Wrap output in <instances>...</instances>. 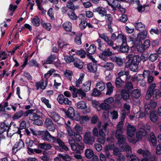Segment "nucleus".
I'll use <instances>...</instances> for the list:
<instances>
[{"mask_svg": "<svg viewBox=\"0 0 161 161\" xmlns=\"http://www.w3.org/2000/svg\"><path fill=\"white\" fill-rule=\"evenodd\" d=\"M147 32L146 31H143L140 32L137 35V37L136 38V36H135V38L134 39H136V41L138 40H140L141 39L143 40L145 39L147 36Z\"/></svg>", "mask_w": 161, "mask_h": 161, "instance_id": "13", "label": "nucleus"}, {"mask_svg": "<svg viewBox=\"0 0 161 161\" xmlns=\"http://www.w3.org/2000/svg\"><path fill=\"white\" fill-rule=\"evenodd\" d=\"M26 143L27 144V149L31 153H34V151L32 148H31V147L34 148V146H36V144L33 142L32 140H29L28 142H27Z\"/></svg>", "mask_w": 161, "mask_h": 161, "instance_id": "28", "label": "nucleus"}, {"mask_svg": "<svg viewBox=\"0 0 161 161\" xmlns=\"http://www.w3.org/2000/svg\"><path fill=\"white\" fill-rule=\"evenodd\" d=\"M125 88L127 89L129 93L130 92V90L133 89V85L131 81H127L125 83Z\"/></svg>", "mask_w": 161, "mask_h": 161, "instance_id": "44", "label": "nucleus"}, {"mask_svg": "<svg viewBox=\"0 0 161 161\" xmlns=\"http://www.w3.org/2000/svg\"><path fill=\"white\" fill-rule=\"evenodd\" d=\"M45 125L47 128L53 131L55 130V127L52 120L48 118L46 119L45 121Z\"/></svg>", "mask_w": 161, "mask_h": 161, "instance_id": "8", "label": "nucleus"}, {"mask_svg": "<svg viewBox=\"0 0 161 161\" xmlns=\"http://www.w3.org/2000/svg\"><path fill=\"white\" fill-rule=\"evenodd\" d=\"M156 85V84L153 83L148 86L145 96L146 99L147 100L149 99L152 95L153 98L155 99H157L159 97L160 92L158 89H155Z\"/></svg>", "mask_w": 161, "mask_h": 161, "instance_id": "2", "label": "nucleus"}, {"mask_svg": "<svg viewBox=\"0 0 161 161\" xmlns=\"http://www.w3.org/2000/svg\"><path fill=\"white\" fill-rule=\"evenodd\" d=\"M41 24L43 27L46 30H49L51 28V25L50 23H45L44 21H42L41 22Z\"/></svg>", "mask_w": 161, "mask_h": 161, "instance_id": "61", "label": "nucleus"}, {"mask_svg": "<svg viewBox=\"0 0 161 161\" xmlns=\"http://www.w3.org/2000/svg\"><path fill=\"white\" fill-rule=\"evenodd\" d=\"M56 56L55 54H51L48 57L46 60L44 61V62L43 63V65L46 64H51L54 62L56 59Z\"/></svg>", "mask_w": 161, "mask_h": 161, "instance_id": "14", "label": "nucleus"}, {"mask_svg": "<svg viewBox=\"0 0 161 161\" xmlns=\"http://www.w3.org/2000/svg\"><path fill=\"white\" fill-rule=\"evenodd\" d=\"M109 105L107 104L104 102L102 103L100 106V107L103 110H105L106 111H108L110 108Z\"/></svg>", "mask_w": 161, "mask_h": 161, "instance_id": "49", "label": "nucleus"}, {"mask_svg": "<svg viewBox=\"0 0 161 161\" xmlns=\"http://www.w3.org/2000/svg\"><path fill=\"white\" fill-rule=\"evenodd\" d=\"M108 125V124L107 123H105L102 126V128L99 130L98 134L102 137H105V134L104 133L106 131V128Z\"/></svg>", "mask_w": 161, "mask_h": 161, "instance_id": "20", "label": "nucleus"}, {"mask_svg": "<svg viewBox=\"0 0 161 161\" xmlns=\"http://www.w3.org/2000/svg\"><path fill=\"white\" fill-rule=\"evenodd\" d=\"M82 33H80L77 35L75 37V42L78 45H80L81 44V37L82 36Z\"/></svg>", "mask_w": 161, "mask_h": 161, "instance_id": "50", "label": "nucleus"}, {"mask_svg": "<svg viewBox=\"0 0 161 161\" xmlns=\"http://www.w3.org/2000/svg\"><path fill=\"white\" fill-rule=\"evenodd\" d=\"M131 94L132 97L133 98H139L141 95V92L140 90L138 89L134 90L131 92H129Z\"/></svg>", "mask_w": 161, "mask_h": 161, "instance_id": "19", "label": "nucleus"}, {"mask_svg": "<svg viewBox=\"0 0 161 161\" xmlns=\"http://www.w3.org/2000/svg\"><path fill=\"white\" fill-rule=\"evenodd\" d=\"M106 85L107 91L106 93V94L110 95L113 91L114 87L112 86V83L110 82L107 83Z\"/></svg>", "mask_w": 161, "mask_h": 161, "instance_id": "26", "label": "nucleus"}, {"mask_svg": "<svg viewBox=\"0 0 161 161\" xmlns=\"http://www.w3.org/2000/svg\"><path fill=\"white\" fill-rule=\"evenodd\" d=\"M118 77H122L123 76H125L126 80H129L131 77L129 74V73L128 71H122L118 73Z\"/></svg>", "mask_w": 161, "mask_h": 161, "instance_id": "17", "label": "nucleus"}, {"mask_svg": "<svg viewBox=\"0 0 161 161\" xmlns=\"http://www.w3.org/2000/svg\"><path fill=\"white\" fill-rule=\"evenodd\" d=\"M55 71V70L54 69H50L48 71L47 73L44 75V77L46 79H47L49 76L51 75Z\"/></svg>", "mask_w": 161, "mask_h": 161, "instance_id": "63", "label": "nucleus"}, {"mask_svg": "<svg viewBox=\"0 0 161 161\" xmlns=\"http://www.w3.org/2000/svg\"><path fill=\"white\" fill-rule=\"evenodd\" d=\"M38 146L41 149H43L45 150L50 149L52 147V146L50 144H46L45 143H39Z\"/></svg>", "mask_w": 161, "mask_h": 161, "instance_id": "21", "label": "nucleus"}, {"mask_svg": "<svg viewBox=\"0 0 161 161\" xmlns=\"http://www.w3.org/2000/svg\"><path fill=\"white\" fill-rule=\"evenodd\" d=\"M151 142L153 146H156L157 142L156 138L155 137L154 133L153 132L150 133V134Z\"/></svg>", "mask_w": 161, "mask_h": 161, "instance_id": "43", "label": "nucleus"}, {"mask_svg": "<svg viewBox=\"0 0 161 161\" xmlns=\"http://www.w3.org/2000/svg\"><path fill=\"white\" fill-rule=\"evenodd\" d=\"M10 126L5 124L4 122L1 123L0 124V134L3 133L4 132H7V135L8 136H11L12 135H9V130L10 129Z\"/></svg>", "mask_w": 161, "mask_h": 161, "instance_id": "6", "label": "nucleus"}, {"mask_svg": "<svg viewBox=\"0 0 161 161\" xmlns=\"http://www.w3.org/2000/svg\"><path fill=\"white\" fill-rule=\"evenodd\" d=\"M42 102L44 103L48 108H51V105L49 103V100L46 99L45 97H42L41 98Z\"/></svg>", "mask_w": 161, "mask_h": 161, "instance_id": "59", "label": "nucleus"}, {"mask_svg": "<svg viewBox=\"0 0 161 161\" xmlns=\"http://www.w3.org/2000/svg\"><path fill=\"white\" fill-rule=\"evenodd\" d=\"M136 129L133 125L128 124L127 127V134L130 137H132L135 134Z\"/></svg>", "mask_w": 161, "mask_h": 161, "instance_id": "9", "label": "nucleus"}, {"mask_svg": "<svg viewBox=\"0 0 161 161\" xmlns=\"http://www.w3.org/2000/svg\"><path fill=\"white\" fill-rule=\"evenodd\" d=\"M123 135H124L122 130H116L115 133V137L116 138H118Z\"/></svg>", "mask_w": 161, "mask_h": 161, "instance_id": "62", "label": "nucleus"}, {"mask_svg": "<svg viewBox=\"0 0 161 161\" xmlns=\"http://www.w3.org/2000/svg\"><path fill=\"white\" fill-rule=\"evenodd\" d=\"M158 57V53H152L148 57V59L150 61L153 62L157 59Z\"/></svg>", "mask_w": 161, "mask_h": 161, "instance_id": "36", "label": "nucleus"}, {"mask_svg": "<svg viewBox=\"0 0 161 161\" xmlns=\"http://www.w3.org/2000/svg\"><path fill=\"white\" fill-rule=\"evenodd\" d=\"M140 42H139V44H137L136 45V48L138 52L140 53H142L145 50V48L142 45V42H141V44H140Z\"/></svg>", "mask_w": 161, "mask_h": 161, "instance_id": "46", "label": "nucleus"}, {"mask_svg": "<svg viewBox=\"0 0 161 161\" xmlns=\"http://www.w3.org/2000/svg\"><path fill=\"white\" fill-rule=\"evenodd\" d=\"M32 23L35 26H38L40 25V19L37 16L33 18L32 20Z\"/></svg>", "mask_w": 161, "mask_h": 161, "instance_id": "54", "label": "nucleus"}, {"mask_svg": "<svg viewBox=\"0 0 161 161\" xmlns=\"http://www.w3.org/2000/svg\"><path fill=\"white\" fill-rule=\"evenodd\" d=\"M111 60L115 62L119 66H121L123 65V60L120 57L116 56L113 57L112 58Z\"/></svg>", "mask_w": 161, "mask_h": 161, "instance_id": "27", "label": "nucleus"}, {"mask_svg": "<svg viewBox=\"0 0 161 161\" xmlns=\"http://www.w3.org/2000/svg\"><path fill=\"white\" fill-rule=\"evenodd\" d=\"M120 51L122 53H127L129 50V47L126 43L123 42L119 48Z\"/></svg>", "mask_w": 161, "mask_h": 161, "instance_id": "24", "label": "nucleus"}, {"mask_svg": "<svg viewBox=\"0 0 161 161\" xmlns=\"http://www.w3.org/2000/svg\"><path fill=\"white\" fill-rule=\"evenodd\" d=\"M29 117L30 120L33 121H34L38 119H40V116L38 115L37 114L33 113V112H32L31 114H30Z\"/></svg>", "mask_w": 161, "mask_h": 161, "instance_id": "38", "label": "nucleus"}, {"mask_svg": "<svg viewBox=\"0 0 161 161\" xmlns=\"http://www.w3.org/2000/svg\"><path fill=\"white\" fill-rule=\"evenodd\" d=\"M24 147V144L23 142L21 139L19 140V142H17L14 146V148H19L18 150L23 148Z\"/></svg>", "mask_w": 161, "mask_h": 161, "instance_id": "31", "label": "nucleus"}, {"mask_svg": "<svg viewBox=\"0 0 161 161\" xmlns=\"http://www.w3.org/2000/svg\"><path fill=\"white\" fill-rule=\"evenodd\" d=\"M130 70L133 72H136L138 70V65L131 63L129 65Z\"/></svg>", "mask_w": 161, "mask_h": 161, "instance_id": "53", "label": "nucleus"}, {"mask_svg": "<svg viewBox=\"0 0 161 161\" xmlns=\"http://www.w3.org/2000/svg\"><path fill=\"white\" fill-rule=\"evenodd\" d=\"M86 103L84 101L79 102L77 105L78 108L80 109H85L87 108Z\"/></svg>", "mask_w": 161, "mask_h": 161, "instance_id": "37", "label": "nucleus"}, {"mask_svg": "<svg viewBox=\"0 0 161 161\" xmlns=\"http://www.w3.org/2000/svg\"><path fill=\"white\" fill-rule=\"evenodd\" d=\"M45 84L44 85V80L42 79L40 81L36 82L35 84V86L36 87V89L38 90L39 88L44 90V89L47 85V79H46L45 81Z\"/></svg>", "mask_w": 161, "mask_h": 161, "instance_id": "10", "label": "nucleus"}, {"mask_svg": "<svg viewBox=\"0 0 161 161\" xmlns=\"http://www.w3.org/2000/svg\"><path fill=\"white\" fill-rule=\"evenodd\" d=\"M91 84V81L88 80L84 84L81 88L80 89L76 88L74 86H70L69 90L72 91V93L73 97H77V94L80 95L81 98L85 97L86 94L85 92L90 90Z\"/></svg>", "mask_w": 161, "mask_h": 161, "instance_id": "1", "label": "nucleus"}, {"mask_svg": "<svg viewBox=\"0 0 161 161\" xmlns=\"http://www.w3.org/2000/svg\"><path fill=\"white\" fill-rule=\"evenodd\" d=\"M114 66V64L113 63L107 62L104 65L103 67L108 70H111L113 69Z\"/></svg>", "mask_w": 161, "mask_h": 161, "instance_id": "40", "label": "nucleus"}, {"mask_svg": "<svg viewBox=\"0 0 161 161\" xmlns=\"http://www.w3.org/2000/svg\"><path fill=\"white\" fill-rule=\"evenodd\" d=\"M73 11L69 10L67 13V15L70 19L72 20H75L77 19V17Z\"/></svg>", "mask_w": 161, "mask_h": 161, "instance_id": "41", "label": "nucleus"}, {"mask_svg": "<svg viewBox=\"0 0 161 161\" xmlns=\"http://www.w3.org/2000/svg\"><path fill=\"white\" fill-rule=\"evenodd\" d=\"M64 60L67 63H70L72 62H74L75 58L73 56L70 55L64 58Z\"/></svg>", "mask_w": 161, "mask_h": 161, "instance_id": "55", "label": "nucleus"}, {"mask_svg": "<svg viewBox=\"0 0 161 161\" xmlns=\"http://www.w3.org/2000/svg\"><path fill=\"white\" fill-rule=\"evenodd\" d=\"M93 12H97L102 17L104 16L107 13L106 9L101 7H99L96 8L94 9Z\"/></svg>", "mask_w": 161, "mask_h": 161, "instance_id": "11", "label": "nucleus"}, {"mask_svg": "<svg viewBox=\"0 0 161 161\" xmlns=\"http://www.w3.org/2000/svg\"><path fill=\"white\" fill-rule=\"evenodd\" d=\"M145 112L146 114L149 115L151 114L152 111L154 110H152V108L149 106V104H145L144 106Z\"/></svg>", "mask_w": 161, "mask_h": 161, "instance_id": "52", "label": "nucleus"}, {"mask_svg": "<svg viewBox=\"0 0 161 161\" xmlns=\"http://www.w3.org/2000/svg\"><path fill=\"white\" fill-rule=\"evenodd\" d=\"M97 65L94 63H90L87 65L88 71L91 72H96L97 71Z\"/></svg>", "mask_w": 161, "mask_h": 161, "instance_id": "12", "label": "nucleus"}, {"mask_svg": "<svg viewBox=\"0 0 161 161\" xmlns=\"http://www.w3.org/2000/svg\"><path fill=\"white\" fill-rule=\"evenodd\" d=\"M58 156L61 158L65 161H71V157L67 154H62L59 153Z\"/></svg>", "mask_w": 161, "mask_h": 161, "instance_id": "35", "label": "nucleus"}, {"mask_svg": "<svg viewBox=\"0 0 161 161\" xmlns=\"http://www.w3.org/2000/svg\"><path fill=\"white\" fill-rule=\"evenodd\" d=\"M124 81L122 80L121 78L117 77L115 80V86L117 88L121 87L124 85Z\"/></svg>", "mask_w": 161, "mask_h": 161, "instance_id": "18", "label": "nucleus"}, {"mask_svg": "<svg viewBox=\"0 0 161 161\" xmlns=\"http://www.w3.org/2000/svg\"><path fill=\"white\" fill-rule=\"evenodd\" d=\"M85 154L86 157L88 158H90L94 156V152L91 149H86L85 151Z\"/></svg>", "mask_w": 161, "mask_h": 161, "instance_id": "30", "label": "nucleus"}, {"mask_svg": "<svg viewBox=\"0 0 161 161\" xmlns=\"http://www.w3.org/2000/svg\"><path fill=\"white\" fill-rule=\"evenodd\" d=\"M102 53H103V54L106 57L111 56L114 54L112 52L110 51V49L109 48L105 49L103 51Z\"/></svg>", "mask_w": 161, "mask_h": 161, "instance_id": "45", "label": "nucleus"}, {"mask_svg": "<svg viewBox=\"0 0 161 161\" xmlns=\"http://www.w3.org/2000/svg\"><path fill=\"white\" fill-rule=\"evenodd\" d=\"M63 27L67 31L71 32L72 30V24L69 22H66L63 24Z\"/></svg>", "mask_w": 161, "mask_h": 161, "instance_id": "22", "label": "nucleus"}, {"mask_svg": "<svg viewBox=\"0 0 161 161\" xmlns=\"http://www.w3.org/2000/svg\"><path fill=\"white\" fill-rule=\"evenodd\" d=\"M65 76L67 77L70 80H71V76L73 75L72 71L69 70H66V71L64 73Z\"/></svg>", "mask_w": 161, "mask_h": 161, "instance_id": "60", "label": "nucleus"}, {"mask_svg": "<svg viewBox=\"0 0 161 161\" xmlns=\"http://www.w3.org/2000/svg\"><path fill=\"white\" fill-rule=\"evenodd\" d=\"M126 157L129 161H139L138 157L135 155H127Z\"/></svg>", "mask_w": 161, "mask_h": 161, "instance_id": "47", "label": "nucleus"}, {"mask_svg": "<svg viewBox=\"0 0 161 161\" xmlns=\"http://www.w3.org/2000/svg\"><path fill=\"white\" fill-rule=\"evenodd\" d=\"M96 50V47L95 45L92 44L87 49V52L90 54H92L94 53Z\"/></svg>", "mask_w": 161, "mask_h": 161, "instance_id": "33", "label": "nucleus"}, {"mask_svg": "<svg viewBox=\"0 0 161 161\" xmlns=\"http://www.w3.org/2000/svg\"><path fill=\"white\" fill-rule=\"evenodd\" d=\"M150 120L153 122H156L158 119V116L156 114L155 110L152 111V112L150 114Z\"/></svg>", "mask_w": 161, "mask_h": 161, "instance_id": "23", "label": "nucleus"}, {"mask_svg": "<svg viewBox=\"0 0 161 161\" xmlns=\"http://www.w3.org/2000/svg\"><path fill=\"white\" fill-rule=\"evenodd\" d=\"M91 132L89 131L85 133L84 137V142L86 144L90 145L92 144L95 140V137L91 136Z\"/></svg>", "mask_w": 161, "mask_h": 161, "instance_id": "4", "label": "nucleus"}, {"mask_svg": "<svg viewBox=\"0 0 161 161\" xmlns=\"http://www.w3.org/2000/svg\"><path fill=\"white\" fill-rule=\"evenodd\" d=\"M96 87L101 92L103 91L105 88V84L102 81H100L97 83Z\"/></svg>", "mask_w": 161, "mask_h": 161, "instance_id": "32", "label": "nucleus"}, {"mask_svg": "<svg viewBox=\"0 0 161 161\" xmlns=\"http://www.w3.org/2000/svg\"><path fill=\"white\" fill-rule=\"evenodd\" d=\"M50 117L54 121L57 122L58 124H60V123L58 122L60 118V117L58 114L55 112L52 113L51 114Z\"/></svg>", "mask_w": 161, "mask_h": 161, "instance_id": "25", "label": "nucleus"}, {"mask_svg": "<svg viewBox=\"0 0 161 161\" xmlns=\"http://www.w3.org/2000/svg\"><path fill=\"white\" fill-rule=\"evenodd\" d=\"M74 66L79 69H82L84 64V63L77 58H75L74 62Z\"/></svg>", "mask_w": 161, "mask_h": 161, "instance_id": "15", "label": "nucleus"}, {"mask_svg": "<svg viewBox=\"0 0 161 161\" xmlns=\"http://www.w3.org/2000/svg\"><path fill=\"white\" fill-rule=\"evenodd\" d=\"M114 147L115 145L114 144L107 145L104 148V151L109 152V150H113Z\"/></svg>", "mask_w": 161, "mask_h": 161, "instance_id": "56", "label": "nucleus"}, {"mask_svg": "<svg viewBox=\"0 0 161 161\" xmlns=\"http://www.w3.org/2000/svg\"><path fill=\"white\" fill-rule=\"evenodd\" d=\"M57 100L58 103L60 104H63L64 103L65 104L69 105H70L72 104L71 102L69 101L67 98H64V96L63 94L59 95L57 97Z\"/></svg>", "mask_w": 161, "mask_h": 161, "instance_id": "5", "label": "nucleus"}, {"mask_svg": "<svg viewBox=\"0 0 161 161\" xmlns=\"http://www.w3.org/2000/svg\"><path fill=\"white\" fill-rule=\"evenodd\" d=\"M121 95L122 97L124 100H127L129 99L130 95L125 89L122 90Z\"/></svg>", "mask_w": 161, "mask_h": 161, "instance_id": "34", "label": "nucleus"}, {"mask_svg": "<svg viewBox=\"0 0 161 161\" xmlns=\"http://www.w3.org/2000/svg\"><path fill=\"white\" fill-rule=\"evenodd\" d=\"M147 134V132L144 130H140L136 132V136L138 140L142 139V137H144Z\"/></svg>", "mask_w": 161, "mask_h": 161, "instance_id": "16", "label": "nucleus"}, {"mask_svg": "<svg viewBox=\"0 0 161 161\" xmlns=\"http://www.w3.org/2000/svg\"><path fill=\"white\" fill-rule=\"evenodd\" d=\"M23 111L21 110L16 113L13 116L12 118L13 119H17L20 118L23 115Z\"/></svg>", "mask_w": 161, "mask_h": 161, "instance_id": "48", "label": "nucleus"}, {"mask_svg": "<svg viewBox=\"0 0 161 161\" xmlns=\"http://www.w3.org/2000/svg\"><path fill=\"white\" fill-rule=\"evenodd\" d=\"M20 127L19 128H17L18 130L17 132H18L19 134L21 133L20 130L25 129L26 127V123L25 121H22L20 125Z\"/></svg>", "mask_w": 161, "mask_h": 161, "instance_id": "51", "label": "nucleus"}, {"mask_svg": "<svg viewBox=\"0 0 161 161\" xmlns=\"http://www.w3.org/2000/svg\"><path fill=\"white\" fill-rule=\"evenodd\" d=\"M42 137L43 140L49 142L55 143L56 137L52 136L47 130H46L45 136H42Z\"/></svg>", "mask_w": 161, "mask_h": 161, "instance_id": "7", "label": "nucleus"}, {"mask_svg": "<svg viewBox=\"0 0 161 161\" xmlns=\"http://www.w3.org/2000/svg\"><path fill=\"white\" fill-rule=\"evenodd\" d=\"M110 1H112L113 3V7H117V8H120V4L119 3L120 1L118 0H109Z\"/></svg>", "mask_w": 161, "mask_h": 161, "instance_id": "57", "label": "nucleus"}, {"mask_svg": "<svg viewBox=\"0 0 161 161\" xmlns=\"http://www.w3.org/2000/svg\"><path fill=\"white\" fill-rule=\"evenodd\" d=\"M116 139L118 140V143L119 144L124 145L126 144V136L125 135H123Z\"/></svg>", "mask_w": 161, "mask_h": 161, "instance_id": "29", "label": "nucleus"}, {"mask_svg": "<svg viewBox=\"0 0 161 161\" xmlns=\"http://www.w3.org/2000/svg\"><path fill=\"white\" fill-rule=\"evenodd\" d=\"M66 116L68 118L75 119L76 120H78L80 117L79 114L77 112L76 114L74 108L70 107H69L67 110Z\"/></svg>", "mask_w": 161, "mask_h": 161, "instance_id": "3", "label": "nucleus"}, {"mask_svg": "<svg viewBox=\"0 0 161 161\" xmlns=\"http://www.w3.org/2000/svg\"><path fill=\"white\" fill-rule=\"evenodd\" d=\"M66 6L68 8L73 11H74L76 9L78 8V6H75L73 3L71 2H68L66 4Z\"/></svg>", "mask_w": 161, "mask_h": 161, "instance_id": "39", "label": "nucleus"}, {"mask_svg": "<svg viewBox=\"0 0 161 161\" xmlns=\"http://www.w3.org/2000/svg\"><path fill=\"white\" fill-rule=\"evenodd\" d=\"M139 126L140 128L142 129V130H149L150 129V127L147 124L145 125L143 123H141Z\"/></svg>", "mask_w": 161, "mask_h": 161, "instance_id": "64", "label": "nucleus"}, {"mask_svg": "<svg viewBox=\"0 0 161 161\" xmlns=\"http://www.w3.org/2000/svg\"><path fill=\"white\" fill-rule=\"evenodd\" d=\"M140 61V59L139 56L138 55H135L133 58L130 63L138 65Z\"/></svg>", "mask_w": 161, "mask_h": 161, "instance_id": "42", "label": "nucleus"}, {"mask_svg": "<svg viewBox=\"0 0 161 161\" xmlns=\"http://www.w3.org/2000/svg\"><path fill=\"white\" fill-rule=\"evenodd\" d=\"M136 27L137 30L140 31L143 30V29L145 27V25L142 22H140L136 23Z\"/></svg>", "mask_w": 161, "mask_h": 161, "instance_id": "58", "label": "nucleus"}]
</instances>
